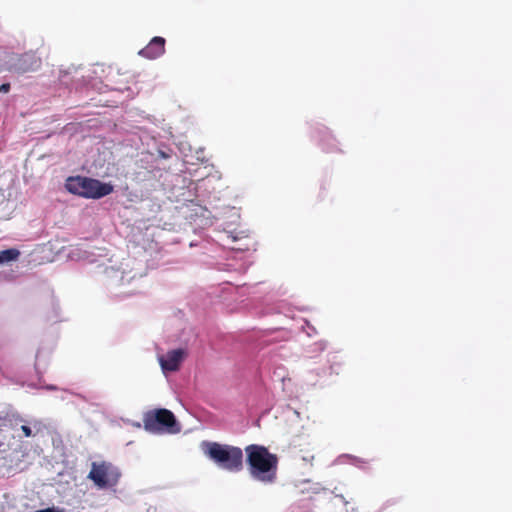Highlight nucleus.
<instances>
[{"instance_id":"nucleus-1","label":"nucleus","mask_w":512,"mask_h":512,"mask_svg":"<svg viewBox=\"0 0 512 512\" xmlns=\"http://www.w3.org/2000/svg\"><path fill=\"white\" fill-rule=\"evenodd\" d=\"M246 462L250 476L265 485L276 482L279 459L267 447L257 444L245 448Z\"/></svg>"},{"instance_id":"nucleus-2","label":"nucleus","mask_w":512,"mask_h":512,"mask_svg":"<svg viewBox=\"0 0 512 512\" xmlns=\"http://www.w3.org/2000/svg\"><path fill=\"white\" fill-rule=\"evenodd\" d=\"M202 450L221 469L234 473L243 469V451L240 447L218 442H203Z\"/></svg>"},{"instance_id":"nucleus-3","label":"nucleus","mask_w":512,"mask_h":512,"mask_svg":"<svg viewBox=\"0 0 512 512\" xmlns=\"http://www.w3.org/2000/svg\"><path fill=\"white\" fill-rule=\"evenodd\" d=\"M65 188L70 193L87 199H100L114 191V186L111 183L83 176L67 178Z\"/></svg>"},{"instance_id":"nucleus-4","label":"nucleus","mask_w":512,"mask_h":512,"mask_svg":"<svg viewBox=\"0 0 512 512\" xmlns=\"http://www.w3.org/2000/svg\"><path fill=\"white\" fill-rule=\"evenodd\" d=\"M98 489H110L118 485L121 472L109 461L92 462L87 476Z\"/></svg>"},{"instance_id":"nucleus-5","label":"nucleus","mask_w":512,"mask_h":512,"mask_svg":"<svg viewBox=\"0 0 512 512\" xmlns=\"http://www.w3.org/2000/svg\"><path fill=\"white\" fill-rule=\"evenodd\" d=\"M143 424L149 432H179L174 414L165 408L149 410L144 414Z\"/></svg>"},{"instance_id":"nucleus-6","label":"nucleus","mask_w":512,"mask_h":512,"mask_svg":"<svg viewBox=\"0 0 512 512\" xmlns=\"http://www.w3.org/2000/svg\"><path fill=\"white\" fill-rule=\"evenodd\" d=\"M41 67V59L33 53L21 55L14 64V70L17 73H27L36 71Z\"/></svg>"},{"instance_id":"nucleus-7","label":"nucleus","mask_w":512,"mask_h":512,"mask_svg":"<svg viewBox=\"0 0 512 512\" xmlns=\"http://www.w3.org/2000/svg\"><path fill=\"white\" fill-rule=\"evenodd\" d=\"M185 356V351L183 349H175L172 351H168L165 356H162L159 361L161 368L164 371H177L180 367L181 362L183 361Z\"/></svg>"},{"instance_id":"nucleus-8","label":"nucleus","mask_w":512,"mask_h":512,"mask_svg":"<svg viewBox=\"0 0 512 512\" xmlns=\"http://www.w3.org/2000/svg\"><path fill=\"white\" fill-rule=\"evenodd\" d=\"M165 39L160 36H156L150 40V42L139 51V55L147 59H156L164 54L165 52Z\"/></svg>"},{"instance_id":"nucleus-9","label":"nucleus","mask_w":512,"mask_h":512,"mask_svg":"<svg viewBox=\"0 0 512 512\" xmlns=\"http://www.w3.org/2000/svg\"><path fill=\"white\" fill-rule=\"evenodd\" d=\"M19 256L20 251L16 248L2 250L0 251V265L11 261H15L19 258Z\"/></svg>"},{"instance_id":"nucleus-10","label":"nucleus","mask_w":512,"mask_h":512,"mask_svg":"<svg viewBox=\"0 0 512 512\" xmlns=\"http://www.w3.org/2000/svg\"><path fill=\"white\" fill-rule=\"evenodd\" d=\"M21 430L23 432V434L26 436V437H30L32 436V430L29 426L27 425H22L21 426Z\"/></svg>"},{"instance_id":"nucleus-11","label":"nucleus","mask_w":512,"mask_h":512,"mask_svg":"<svg viewBox=\"0 0 512 512\" xmlns=\"http://www.w3.org/2000/svg\"><path fill=\"white\" fill-rule=\"evenodd\" d=\"M35 512H64V510L56 507H49L46 509L37 510Z\"/></svg>"},{"instance_id":"nucleus-12","label":"nucleus","mask_w":512,"mask_h":512,"mask_svg":"<svg viewBox=\"0 0 512 512\" xmlns=\"http://www.w3.org/2000/svg\"><path fill=\"white\" fill-rule=\"evenodd\" d=\"M10 90V84L4 83L0 86V92L7 93Z\"/></svg>"}]
</instances>
